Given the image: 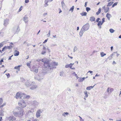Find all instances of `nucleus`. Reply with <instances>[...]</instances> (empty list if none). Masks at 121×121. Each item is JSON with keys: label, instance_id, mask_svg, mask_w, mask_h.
<instances>
[{"label": "nucleus", "instance_id": "1", "mask_svg": "<svg viewBox=\"0 0 121 121\" xmlns=\"http://www.w3.org/2000/svg\"><path fill=\"white\" fill-rule=\"evenodd\" d=\"M12 112L15 116L20 117L23 115V111L20 108H15Z\"/></svg>", "mask_w": 121, "mask_h": 121}, {"label": "nucleus", "instance_id": "2", "mask_svg": "<svg viewBox=\"0 0 121 121\" xmlns=\"http://www.w3.org/2000/svg\"><path fill=\"white\" fill-rule=\"evenodd\" d=\"M34 78L35 79L40 81L43 79V73H39L35 75Z\"/></svg>", "mask_w": 121, "mask_h": 121}, {"label": "nucleus", "instance_id": "3", "mask_svg": "<svg viewBox=\"0 0 121 121\" xmlns=\"http://www.w3.org/2000/svg\"><path fill=\"white\" fill-rule=\"evenodd\" d=\"M18 104L19 106L22 108H24L26 105L25 101L22 99L18 102Z\"/></svg>", "mask_w": 121, "mask_h": 121}, {"label": "nucleus", "instance_id": "4", "mask_svg": "<svg viewBox=\"0 0 121 121\" xmlns=\"http://www.w3.org/2000/svg\"><path fill=\"white\" fill-rule=\"evenodd\" d=\"M48 61H47V62L44 63V66L45 68H49L50 69H52L54 67H51Z\"/></svg>", "mask_w": 121, "mask_h": 121}, {"label": "nucleus", "instance_id": "5", "mask_svg": "<svg viewBox=\"0 0 121 121\" xmlns=\"http://www.w3.org/2000/svg\"><path fill=\"white\" fill-rule=\"evenodd\" d=\"M39 102L35 100L33 101L31 103V105L35 108H36L39 105Z\"/></svg>", "mask_w": 121, "mask_h": 121}, {"label": "nucleus", "instance_id": "6", "mask_svg": "<svg viewBox=\"0 0 121 121\" xmlns=\"http://www.w3.org/2000/svg\"><path fill=\"white\" fill-rule=\"evenodd\" d=\"M15 120H16V118L14 117L11 116L7 117L6 118L5 121H13Z\"/></svg>", "mask_w": 121, "mask_h": 121}, {"label": "nucleus", "instance_id": "7", "mask_svg": "<svg viewBox=\"0 0 121 121\" xmlns=\"http://www.w3.org/2000/svg\"><path fill=\"white\" fill-rule=\"evenodd\" d=\"M89 27V25L88 24H86L83 26L81 30H87Z\"/></svg>", "mask_w": 121, "mask_h": 121}, {"label": "nucleus", "instance_id": "8", "mask_svg": "<svg viewBox=\"0 0 121 121\" xmlns=\"http://www.w3.org/2000/svg\"><path fill=\"white\" fill-rule=\"evenodd\" d=\"M23 94V93H20L19 92L17 93L16 95V98L17 99H18L19 98H23V95L22 94Z\"/></svg>", "mask_w": 121, "mask_h": 121}, {"label": "nucleus", "instance_id": "9", "mask_svg": "<svg viewBox=\"0 0 121 121\" xmlns=\"http://www.w3.org/2000/svg\"><path fill=\"white\" fill-rule=\"evenodd\" d=\"M42 112L41 110H38L36 112V116L37 118H39L40 117V114Z\"/></svg>", "mask_w": 121, "mask_h": 121}, {"label": "nucleus", "instance_id": "10", "mask_svg": "<svg viewBox=\"0 0 121 121\" xmlns=\"http://www.w3.org/2000/svg\"><path fill=\"white\" fill-rule=\"evenodd\" d=\"M9 23V20L7 19H6L4 21V25L6 26Z\"/></svg>", "mask_w": 121, "mask_h": 121}, {"label": "nucleus", "instance_id": "11", "mask_svg": "<svg viewBox=\"0 0 121 121\" xmlns=\"http://www.w3.org/2000/svg\"><path fill=\"white\" fill-rule=\"evenodd\" d=\"M35 66H33V70L32 71L34 73H37L38 71V69L35 68Z\"/></svg>", "mask_w": 121, "mask_h": 121}, {"label": "nucleus", "instance_id": "12", "mask_svg": "<svg viewBox=\"0 0 121 121\" xmlns=\"http://www.w3.org/2000/svg\"><path fill=\"white\" fill-rule=\"evenodd\" d=\"M30 82L28 80H27L25 83V85L27 86L28 87L30 86Z\"/></svg>", "mask_w": 121, "mask_h": 121}, {"label": "nucleus", "instance_id": "13", "mask_svg": "<svg viewBox=\"0 0 121 121\" xmlns=\"http://www.w3.org/2000/svg\"><path fill=\"white\" fill-rule=\"evenodd\" d=\"M28 18L26 16L23 17V21L25 23L27 22L28 21Z\"/></svg>", "mask_w": 121, "mask_h": 121}, {"label": "nucleus", "instance_id": "14", "mask_svg": "<svg viewBox=\"0 0 121 121\" xmlns=\"http://www.w3.org/2000/svg\"><path fill=\"white\" fill-rule=\"evenodd\" d=\"M74 65V63L72 64L70 63L69 64V65H67L65 66V67L66 68H68V67H69L70 68H71V67H72V66Z\"/></svg>", "mask_w": 121, "mask_h": 121}, {"label": "nucleus", "instance_id": "15", "mask_svg": "<svg viewBox=\"0 0 121 121\" xmlns=\"http://www.w3.org/2000/svg\"><path fill=\"white\" fill-rule=\"evenodd\" d=\"M15 53L14 54L15 56H18L19 54V52L17 50H15Z\"/></svg>", "mask_w": 121, "mask_h": 121}, {"label": "nucleus", "instance_id": "16", "mask_svg": "<svg viewBox=\"0 0 121 121\" xmlns=\"http://www.w3.org/2000/svg\"><path fill=\"white\" fill-rule=\"evenodd\" d=\"M23 95V98H26L27 99H29L30 97V96L29 95H27L25 94L24 93L22 94Z\"/></svg>", "mask_w": 121, "mask_h": 121}, {"label": "nucleus", "instance_id": "17", "mask_svg": "<svg viewBox=\"0 0 121 121\" xmlns=\"http://www.w3.org/2000/svg\"><path fill=\"white\" fill-rule=\"evenodd\" d=\"M106 17L108 20H109L110 17H111V16L110 14L109 13H107L106 15Z\"/></svg>", "mask_w": 121, "mask_h": 121}, {"label": "nucleus", "instance_id": "18", "mask_svg": "<svg viewBox=\"0 0 121 121\" xmlns=\"http://www.w3.org/2000/svg\"><path fill=\"white\" fill-rule=\"evenodd\" d=\"M85 79V77L83 78H80L78 79V81L79 82H81L83 81Z\"/></svg>", "mask_w": 121, "mask_h": 121}, {"label": "nucleus", "instance_id": "19", "mask_svg": "<svg viewBox=\"0 0 121 121\" xmlns=\"http://www.w3.org/2000/svg\"><path fill=\"white\" fill-rule=\"evenodd\" d=\"M117 53V52H113V53H112V54L110 55V56H109L108 57V59L109 60L111 59L112 58V56L113 55V54L114 53Z\"/></svg>", "mask_w": 121, "mask_h": 121}, {"label": "nucleus", "instance_id": "20", "mask_svg": "<svg viewBox=\"0 0 121 121\" xmlns=\"http://www.w3.org/2000/svg\"><path fill=\"white\" fill-rule=\"evenodd\" d=\"M37 87V86L35 85H34L32 86H31V87L30 88V89L32 90L34 89H35Z\"/></svg>", "mask_w": 121, "mask_h": 121}, {"label": "nucleus", "instance_id": "21", "mask_svg": "<svg viewBox=\"0 0 121 121\" xmlns=\"http://www.w3.org/2000/svg\"><path fill=\"white\" fill-rule=\"evenodd\" d=\"M49 1V0H45V1L44 2L45 3L44 4V6L45 7H47V6L48 5V3Z\"/></svg>", "mask_w": 121, "mask_h": 121}, {"label": "nucleus", "instance_id": "22", "mask_svg": "<svg viewBox=\"0 0 121 121\" xmlns=\"http://www.w3.org/2000/svg\"><path fill=\"white\" fill-rule=\"evenodd\" d=\"M90 20L91 22L94 21H95V18L94 17H90Z\"/></svg>", "mask_w": 121, "mask_h": 121}, {"label": "nucleus", "instance_id": "23", "mask_svg": "<svg viewBox=\"0 0 121 121\" xmlns=\"http://www.w3.org/2000/svg\"><path fill=\"white\" fill-rule=\"evenodd\" d=\"M94 86L95 85L93 86H88L86 88V89L88 90H90L91 89L93 88L94 87Z\"/></svg>", "mask_w": 121, "mask_h": 121}, {"label": "nucleus", "instance_id": "24", "mask_svg": "<svg viewBox=\"0 0 121 121\" xmlns=\"http://www.w3.org/2000/svg\"><path fill=\"white\" fill-rule=\"evenodd\" d=\"M101 8H99L98 11V12L96 13V14L97 15H99L101 12Z\"/></svg>", "mask_w": 121, "mask_h": 121}, {"label": "nucleus", "instance_id": "25", "mask_svg": "<svg viewBox=\"0 0 121 121\" xmlns=\"http://www.w3.org/2000/svg\"><path fill=\"white\" fill-rule=\"evenodd\" d=\"M100 55L101 57H103L106 55V53H104L103 52H100Z\"/></svg>", "mask_w": 121, "mask_h": 121}, {"label": "nucleus", "instance_id": "26", "mask_svg": "<svg viewBox=\"0 0 121 121\" xmlns=\"http://www.w3.org/2000/svg\"><path fill=\"white\" fill-rule=\"evenodd\" d=\"M58 65V63L55 62H53L52 64V66H56Z\"/></svg>", "mask_w": 121, "mask_h": 121}, {"label": "nucleus", "instance_id": "27", "mask_svg": "<svg viewBox=\"0 0 121 121\" xmlns=\"http://www.w3.org/2000/svg\"><path fill=\"white\" fill-rule=\"evenodd\" d=\"M84 32L83 31H80L79 32V35L80 37H81L82 36Z\"/></svg>", "mask_w": 121, "mask_h": 121}, {"label": "nucleus", "instance_id": "28", "mask_svg": "<svg viewBox=\"0 0 121 121\" xmlns=\"http://www.w3.org/2000/svg\"><path fill=\"white\" fill-rule=\"evenodd\" d=\"M109 8L107 7L106 9H104V11L105 13L108 12L109 9Z\"/></svg>", "mask_w": 121, "mask_h": 121}, {"label": "nucleus", "instance_id": "29", "mask_svg": "<svg viewBox=\"0 0 121 121\" xmlns=\"http://www.w3.org/2000/svg\"><path fill=\"white\" fill-rule=\"evenodd\" d=\"M84 93L85 95V96H84L85 97L87 98L88 96V95L87 94V93L86 91H85L84 92Z\"/></svg>", "mask_w": 121, "mask_h": 121}, {"label": "nucleus", "instance_id": "30", "mask_svg": "<svg viewBox=\"0 0 121 121\" xmlns=\"http://www.w3.org/2000/svg\"><path fill=\"white\" fill-rule=\"evenodd\" d=\"M20 65H19L18 66H17L15 67L14 68V69H15L17 70H18L19 71L20 70Z\"/></svg>", "mask_w": 121, "mask_h": 121}, {"label": "nucleus", "instance_id": "31", "mask_svg": "<svg viewBox=\"0 0 121 121\" xmlns=\"http://www.w3.org/2000/svg\"><path fill=\"white\" fill-rule=\"evenodd\" d=\"M69 114V113L68 112H64L63 113L62 115L64 117H66V115L67 116Z\"/></svg>", "mask_w": 121, "mask_h": 121}, {"label": "nucleus", "instance_id": "32", "mask_svg": "<svg viewBox=\"0 0 121 121\" xmlns=\"http://www.w3.org/2000/svg\"><path fill=\"white\" fill-rule=\"evenodd\" d=\"M87 14V13L86 12H83L82 13H81V14L82 16H86Z\"/></svg>", "mask_w": 121, "mask_h": 121}, {"label": "nucleus", "instance_id": "33", "mask_svg": "<svg viewBox=\"0 0 121 121\" xmlns=\"http://www.w3.org/2000/svg\"><path fill=\"white\" fill-rule=\"evenodd\" d=\"M41 61L42 62L45 63V62H47V59L46 58H44L43 59H42L41 60Z\"/></svg>", "mask_w": 121, "mask_h": 121}, {"label": "nucleus", "instance_id": "34", "mask_svg": "<svg viewBox=\"0 0 121 121\" xmlns=\"http://www.w3.org/2000/svg\"><path fill=\"white\" fill-rule=\"evenodd\" d=\"M4 111L2 109L0 110V115H3Z\"/></svg>", "mask_w": 121, "mask_h": 121}, {"label": "nucleus", "instance_id": "35", "mask_svg": "<svg viewBox=\"0 0 121 121\" xmlns=\"http://www.w3.org/2000/svg\"><path fill=\"white\" fill-rule=\"evenodd\" d=\"M113 3V2H110L107 5V6L108 7L111 6Z\"/></svg>", "mask_w": 121, "mask_h": 121}, {"label": "nucleus", "instance_id": "36", "mask_svg": "<svg viewBox=\"0 0 121 121\" xmlns=\"http://www.w3.org/2000/svg\"><path fill=\"white\" fill-rule=\"evenodd\" d=\"M74 8V6H73L72 7L69 9V11H71V12H72Z\"/></svg>", "mask_w": 121, "mask_h": 121}, {"label": "nucleus", "instance_id": "37", "mask_svg": "<svg viewBox=\"0 0 121 121\" xmlns=\"http://www.w3.org/2000/svg\"><path fill=\"white\" fill-rule=\"evenodd\" d=\"M8 48H7V47L6 46H5L2 49V51H4L6 50Z\"/></svg>", "mask_w": 121, "mask_h": 121}, {"label": "nucleus", "instance_id": "38", "mask_svg": "<svg viewBox=\"0 0 121 121\" xmlns=\"http://www.w3.org/2000/svg\"><path fill=\"white\" fill-rule=\"evenodd\" d=\"M35 84V82H30V86H32Z\"/></svg>", "mask_w": 121, "mask_h": 121}, {"label": "nucleus", "instance_id": "39", "mask_svg": "<svg viewBox=\"0 0 121 121\" xmlns=\"http://www.w3.org/2000/svg\"><path fill=\"white\" fill-rule=\"evenodd\" d=\"M77 50V47L76 46H74V49L73 50V52H75Z\"/></svg>", "mask_w": 121, "mask_h": 121}, {"label": "nucleus", "instance_id": "40", "mask_svg": "<svg viewBox=\"0 0 121 121\" xmlns=\"http://www.w3.org/2000/svg\"><path fill=\"white\" fill-rule=\"evenodd\" d=\"M64 73V72L63 71H62L61 72H60V76H62L63 75Z\"/></svg>", "mask_w": 121, "mask_h": 121}, {"label": "nucleus", "instance_id": "41", "mask_svg": "<svg viewBox=\"0 0 121 121\" xmlns=\"http://www.w3.org/2000/svg\"><path fill=\"white\" fill-rule=\"evenodd\" d=\"M86 9L87 11L88 12L89 11L91 10V9L89 7H87L86 8Z\"/></svg>", "mask_w": 121, "mask_h": 121}, {"label": "nucleus", "instance_id": "42", "mask_svg": "<svg viewBox=\"0 0 121 121\" xmlns=\"http://www.w3.org/2000/svg\"><path fill=\"white\" fill-rule=\"evenodd\" d=\"M15 28H16L14 29L15 30H20L19 27L18 26H15Z\"/></svg>", "mask_w": 121, "mask_h": 121}, {"label": "nucleus", "instance_id": "43", "mask_svg": "<svg viewBox=\"0 0 121 121\" xmlns=\"http://www.w3.org/2000/svg\"><path fill=\"white\" fill-rule=\"evenodd\" d=\"M98 22L97 24L98 25V26H99L100 25H101L102 24H101L102 22H101V21H99Z\"/></svg>", "mask_w": 121, "mask_h": 121}, {"label": "nucleus", "instance_id": "44", "mask_svg": "<svg viewBox=\"0 0 121 121\" xmlns=\"http://www.w3.org/2000/svg\"><path fill=\"white\" fill-rule=\"evenodd\" d=\"M117 4V2H115L112 5V7H114Z\"/></svg>", "mask_w": 121, "mask_h": 121}, {"label": "nucleus", "instance_id": "45", "mask_svg": "<svg viewBox=\"0 0 121 121\" xmlns=\"http://www.w3.org/2000/svg\"><path fill=\"white\" fill-rule=\"evenodd\" d=\"M7 47V48L8 49H10L11 48H12L13 47L11 45H10L9 46H8V47Z\"/></svg>", "mask_w": 121, "mask_h": 121}, {"label": "nucleus", "instance_id": "46", "mask_svg": "<svg viewBox=\"0 0 121 121\" xmlns=\"http://www.w3.org/2000/svg\"><path fill=\"white\" fill-rule=\"evenodd\" d=\"M21 81L23 82L25 81V79L23 78H21Z\"/></svg>", "mask_w": 121, "mask_h": 121}, {"label": "nucleus", "instance_id": "47", "mask_svg": "<svg viewBox=\"0 0 121 121\" xmlns=\"http://www.w3.org/2000/svg\"><path fill=\"white\" fill-rule=\"evenodd\" d=\"M7 77V78H8L10 77V75L9 73H7L5 74Z\"/></svg>", "mask_w": 121, "mask_h": 121}, {"label": "nucleus", "instance_id": "48", "mask_svg": "<svg viewBox=\"0 0 121 121\" xmlns=\"http://www.w3.org/2000/svg\"><path fill=\"white\" fill-rule=\"evenodd\" d=\"M105 19L104 18H103L102 19V21L101 22L102 24H103L104 22H105Z\"/></svg>", "mask_w": 121, "mask_h": 121}, {"label": "nucleus", "instance_id": "49", "mask_svg": "<svg viewBox=\"0 0 121 121\" xmlns=\"http://www.w3.org/2000/svg\"><path fill=\"white\" fill-rule=\"evenodd\" d=\"M61 5L62 7L64 6L65 5V3H64V1H62L61 2Z\"/></svg>", "mask_w": 121, "mask_h": 121}, {"label": "nucleus", "instance_id": "50", "mask_svg": "<svg viewBox=\"0 0 121 121\" xmlns=\"http://www.w3.org/2000/svg\"><path fill=\"white\" fill-rule=\"evenodd\" d=\"M3 45V43H0V48H1L2 47Z\"/></svg>", "mask_w": 121, "mask_h": 121}, {"label": "nucleus", "instance_id": "51", "mask_svg": "<svg viewBox=\"0 0 121 121\" xmlns=\"http://www.w3.org/2000/svg\"><path fill=\"white\" fill-rule=\"evenodd\" d=\"M78 117L80 118V121H84V120L82 119V118L80 116H79Z\"/></svg>", "mask_w": 121, "mask_h": 121}, {"label": "nucleus", "instance_id": "52", "mask_svg": "<svg viewBox=\"0 0 121 121\" xmlns=\"http://www.w3.org/2000/svg\"><path fill=\"white\" fill-rule=\"evenodd\" d=\"M31 61H30V62L29 63H27V65L28 66H29L30 65V63H31Z\"/></svg>", "mask_w": 121, "mask_h": 121}, {"label": "nucleus", "instance_id": "53", "mask_svg": "<svg viewBox=\"0 0 121 121\" xmlns=\"http://www.w3.org/2000/svg\"><path fill=\"white\" fill-rule=\"evenodd\" d=\"M56 45V44H55V43L52 44L51 45V46L52 47H54Z\"/></svg>", "mask_w": 121, "mask_h": 121}, {"label": "nucleus", "instance_id": "54", "mask_svg": "<svg viewBox=\"0 0 121 121\" xmlns=\"http://www.w3.org/2000/svg\"><path fill=\"white\" fill-rule=\"evenodd\" d=\"M113 91V89L112 88H111L109 90V92H111Z\"/></svg>", "mask_w": 121, "mask_h": 121}, {"label": "nucleus", "instance_id": "55", "mask_svg": "<svg viewBox=\"0 0 121 121\" xmlns=\"http://www.w3.org/2000/svg\"><path fill=\"white\" fill-rule=\"evenodd\" d=\"M3 102V100L2 99H0V105Z\"/></svg>", "mask_w": 121, "mask_h": 121}, {"label": "nucleus", "instance_id": "56", "mask_svg": "<svg viewBox=\"0 0 121 121\" xmlns=\"http://www.w3.org/2000/svg\"><path fill=\"white\" fill-rule=\"evenodd\" d=\"M13 56V55H12L11 56H10L8 59L9 60H11V57Z\"/></svg>", "mask_w": 121, "mask_h": 121}, {"label": "nucleus", "instance_id": "57", "mask_svg": "<svg viewBox=\"0 0 121 121\" xmlns=\"http://www.w3.org/2000/svg\"><path fill=\"white\" fill-rule=\"evenodd\" d=\"M50 32L49 31V32L48 34H47V36H48V37H49L50 36Z\"/></svg>", "mask_w": 121, "mask_h": 121}, {"label": "nucleus", "instance_id": "58", "mask_svg": "<svg viewBox=\"0 0 121 121\" xmlns=\"http://www.w3.org/2000/svg\"><path fill=\"white\" fill-rule=\"evenodd\" d=\"M3 62V59L1 60L0 61V65H1L2 64V63Z\"/></svg>", "mask_w": 121, "mask_h": 121}, {"label": "nucleus", "instance_id": "59", "mask_svg": "<svg viewBox=\"0 0 121 121\" xmlns=\"http://www.w3.org/2000/svg\"><path fill=\"white\" fill-rule=\"evenodd\" d=\"M48 39H47L45 40L43 42V43H46V42H47V40Z\"/></svg>", "mask_w": 121, "mask_h": 121}, {"label": "nucleus", "instance_id": "60", "mask_svg": "<svg viewBox=\"0 0 121 121\" xmlns=\"http://www.w3.org/2000/svg\"><path fill=\"white\" fill-rule=\"evenodd\" d=\"M47 15V13H44L43 15L44 16H45V15Z\"/></svg>", "mask_w": 121, "mask_h": 121}, {"label": "nucleus", "instance_id": "61", "mask_svg": "<svg viewBox=\"0 0 121 121\" xmlns=\"http://www.w3.org/2000/svg\"><path fill=\"white\" fill-rule=\"evenodd\" d=\"M67 90L68 91H71V90L70 88H67Z\"/></svg>", "mask_w": 121, "mask_h": 121}, {"label": "nucleus", "instance_id": "62", "mask_svg": "<svg viewBox=\"0 0 121 121\" xmlns=\"http://www.w3.org/2000/svg\"><path fill=\"white\" fill-rule=\"evenodd\" d=\"M46 53V52L45 51H43L42 52V54H44Z\"/></svg>", "mask_w": 121, "mask_h": 121}, {"label": "nucleus", "instance_id": "63", "mask_svg": "<svg viewBox=\"0 0 121 121\" xmlns=\"http://www.w3.org/2000/svg\"><path fill=\"white\" fill-rule=\"evenodd\" d=\"M6 105V103H4V104H3L1 106V107H2L4 106H5Z\"/></svg>", "mask_w": 121, "mask_h": 121}, {"label": "nucleus", "instance_id": "64", "mask_svg": "<svg viewBox=\"0 0 121 121\" xmlns=\"http://www.w3.org/2000/svg\"><path fill=\"white\" fill-rule=\"evenodd\" d=\"M29 2V0H25V2L26 3H27Z\"/></svg>", "mask_w": 121, "mask_h": 121}]
</instances>
